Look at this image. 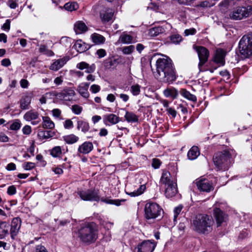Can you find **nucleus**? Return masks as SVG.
I'll list each match as a JSON object with an SVG mask.
<instances>
[{"instance_id": "nucleus-1", "label": "nucleus", "mask_w": 252, "mask_h": 252, "mask_svg": "<svg viewBox=\"0 0 252 252\" xmlns=\"http://www.w3.org/2000/svg\"><path fill=\"white\" fill-rule=\"evenodd\" d=\"M155 76L160 82L169 84L176 80L177 76L175 68L169 58L164 57L157 60Z\"/></svg>"}, {"instance_id": "nucleus-55", "label": "nucleus", "mask_w": 252, "mask_h": 252, "mask_svg": "<svg viewBox=\"0 0 252 252\" xmlns=\"http://www.w3.org/2000/svg\"><path fill=\"white\" fill-rule=\"evenodd\" d=\"M10 22L11 21L10 19H7L5 23L2 26L1 29L3 30L8 31L10 28Z\"/></svg>"}, {"instance_id": "nucleus-28", "label": "nucleus", "mask_w": 252, "mask_h": 252, "mask_svg": "<svg viewBox=\"0 0 252 252\" xmlns=\"http://www.w3.org/2000/svg\"><path fill=\"white\" fill-rule=\"evenodd\" d=\"M165 32V29L162 26L155 27L149 29L148 34L150 36L154 37Z\"/></svg>"}, {"instance_id": "nucleus-26", "label": "nucleus", "mask_w": 252, "mask_h": 252, "mask_svg": "<svg viewBox=\"0 0 252 252\" xmlns=\"http://www.w3.org/2000/svg\"><path fill=\"white\" fill-rule=\"evenodd\" d=\"M9 225L5 221L0 222V238H5L9 234Z\"/></svg>"}, {"instance_id": "nucleus-38", "label": "nucleus", "mask_w": 252, "mask_h": 252, "mask_svg": "<svg viewBox=\"0 0 252 252\" xmlns=\"http://www.w3.org/2000/svg\"><path fill=\"white\" fill-rule=\"evenodd\" d=\"M92 39L94 43L95 44H101L104 43L105 38L98 33H94L91 35Z\"/></svg>"}, {"instance_id": "nucleus-30", "label": "nucleus", "mask_w": 252, "mask_h": 252, "mask_svg": "<svg viewBox=\"0 0 252 252\" xmlns=\"http://www.w3.org/2000/svg\"><path fill=\"white\" fill-rule=\"evenodd\" d=\"M101 19L103 22H108L112 18L113 12L111 9H107L105 11H102L100 14Z\"/></svg>"}, {"instance_id": "nucleus-48", "label": "nucleus", "mask_w": 252, "mask_h": 252, "mask_svg": "<svg viewBox=\"0 0 252 252\" xmlns=\"http://www.w3.org/2000/svg\"><path fill=\"white\" fill-rule=\"evenodd\" d=\"M71 110L76 115H79L82 112L83 108L78 105L75 104L72 106Z\"/></svg>"}, {"instance_id": "nucleus-23", "label": "nucleus", "mask_w": 252, "mask_h": 252, "mask_svg": "<svg viewBox=\"0 0 252 252\" xmlns=\"http://www.w3.org/2000/svg\"><path fill=\"white\" fill-rule=\"evenodd\" d=\"M89 86V83H83L80 84L77 88V91L79 94L84 98H88L89 96V93L88 92V88Z\"/></svg>"}, {"instance_id": "nucleus-34", "label": "nucleus", "mask_w": 252, "mask_h": 252, "mask_svg": "<svg viewBox=\"0 0 252 252\" xmlns=\"http://www.w3.org/2000/svg\"><path fill=\"white\" fill-rule=\"evenodd\" d=\"M180 93L184 97L189 100L194 102L197 100L195 95L190 94L189 92L185 89H182L180 91Z\"/></svg>"}, {"instance_id": "nucleus-41", "label": "nucleus", "mask_w": 252, "mask_h": 252, "mask_svg": "<svg viewBox=\"0 0 252 252\" xmlns=\"http://www.w3.org/2000/svg\"><path fill=\"white\" fill-rule=\"evenodd\" d=\"M121 42L124 44H129L132 42L133 37L129 34L123 32L120 37Z\"/></svg>"}, {"instance_id": "nucleus-37", "label": "nucleus", "mask_w": 252, "mask_h": 252, "mask_svg": "<svg viewBox=\"0 0 252 252\" xmlns=\"http://www.w3.org/2000/svg\"><path fill=\"white\" fill-rule=\"evenodd\" d=\"M42 127L44 128L52 129L55 127L54 123L48 117H42Z\"/></svg>"}, {"instance_id": "nucleus-63", "label": "nucleus", "mask_w": 252, "mask_h": 252, "mask_svg": "<svg viewBox=\"0 0 252 252\" xmlns=\"http://www.w3.org/2000/svg\"><path fill=\"white\" fill-rule=\"evenodd\" d=\"M1 65L2 66L7 67L9 66L11 64V62L9 59H3L1 62Z\"/></svg>"}, {"instance_id": "nucleus-56", "label": "nucleus", "mask_w": 252, "mask_h": 252, "mask_svg": "<svg viewBox=\"0 0 252 252\" xmlns=\"http://www.w3.org/2000/svg\"><path fill=\"white\" fill-rule=\"evenodd\" d=\"M100 90V87L99 86L95 84H94L91 86L90 88V91L92 93L96 94L99 92Z\"/></svg>"}, {"instance_id": "nucleus-10", "label": "nucleus", "mask_w": 252, "mask_h": 252, "mask_svg": "<svg viewBox=\"0 0 252 252\" xmlns=\"http://www.w3.org/2000/svg\"><path fill=\"white\" fill-rule=\"evenodd\" d=\"M198 189L201 191L209 192L214 189L212 183L208 179L201 178L195 182Z\"/></svg>"}, {"instance_id": "nucleus-32", "label": "nucleus", "mask_w": 252, "mask_h": 252, "mask_svg": "<svg viewBox=\"0 0 252 252\" xmlns=\"http://www.w3.org/2000/svg\"><path fill=\"white\" fill-rule=\"evenodd\" d=\"M167 39L168 42L174 44H178L182 41L183 38L180 34L174 33L170 35Z\"/></svg>"}, {"instance_id": "nucleus-54", "label": "nucleus", "mask_w": 252, "mask_h": 252, "mask_svg": "<svg viewBox=\"0 0 252 252\" xmlns=\"http://www.w3.org/2000/svg\"><path fill=\"white\" fill-rule=\"evenodd\" d=\"M161 164L160 161L157 158H153L152 160V166L155 169L158 168Z\"/></svg>"}, {"instance_id": "nucleus-16", "label": "nucleus", "mask_w": 252, "mask_h": 252, "mask_svg": "<svg viewBox=\"0 0 252 252\" xmlns=\"http://www.w3.org/2000/svg\"><path fill=\"white\" fill-rule=\"evenodd\" d=\"M94 146L91 142L86 141L80 145L78 148V154H88L93 149Z\"/></svg>"}, {"instance_id": "nucleus-21", "label": "nucleus", "mask_w": 252, "mask_h": 252, "mask_svg": "<svg viewBox=\"0 0 252 252\" xmlns=\"http://www.w3.org/2000/svg\"><path fill=\"white\" fill-rule=\"evenodd\" d=\"M165 195L167 198L174 196L177 193V184L175 183L165 187Z\"/></svg>"}, {"instance_id": "nucleus-29", "label": "nucleus", "mask_w": 252, "mask_h": 252, "mask_svg": "<svg viewBox=\"0 0 252 252\" xmlns=\"http://www.w3.org/2000/svg\"><path fill=\"white\" fill-rule=\"evenodd\" d=\"M163 94L166 97L176 98L178 95V91L174 88H168L163 91Z\"/></svg>"}, {"instance_id": "nucleus-33", "label": "nucleus", "mask_w": 252, "mask_h": 252, "mask_svg": "<svg viewBox=\"0 0 252 252\" xmlns=\"http://www.w3.org/2000/svg\"><path fill=\"white\" fill-rule=\"evenodd\" d=\"M126 120L129 123H135L138 121V116L132 112L126 111L125 115Z\"/></svg>"}, {"instance_id": "nucleus-52", "label": "nucleus", "mask_w": 252, "mask_h": 252, "mask_svg": "<svg viewBox=\"0 0 252 252\" xmlns=\"http://www.w3.org/2000/svg\"><path fill=\"white\" fill-rule=\"evenodd\" d=\"M35 166L34 163L31 162H27L23 164V168L27 170H31Z\"/></svg>"}, {"instance_id": "nucleus-40", "label": "nucleus", "mask_w": 252, "mask_h": 252, "mask_svg": "<svg viewBox=\"0 0 252 252\" xmlns=\"http://www.w3.org/2000/svg\"><path fill=\"white\" fill-rule=\"evenodd\" d=\"M64 141L68 144H72L79 140V137L73 134L65 135L63 137Z\"/></svg>"}, {"instance_id": "nucleus-58", "label": "nucleus", "mask_w": 252, "mask_h": 252, "mask_svg": "<svg viewBox=\"0 0 252 252\" xmlns=\"http://www.w3.org/2000/svg\"><path fill=\"white\" fill-rule=\"evenodd\" d=\"M96 54L98 56V58H102L106 55V52L103 49H100L97 50Z\"/></svg>"}, {"instance_id": "nucleus-51", "label": "nucleus", "mask_w": 252, "mask_h": 252, "mask_svg": "<svg viewBox=\"0 0 252 252\" xmlns=\"http://www.w3.org/2000/svg\"><path fill=\"white\" fill-rule=\"evenodd\" d=\"M16 193V188L14 185L8 187L7 193L9 195H13Z\"/></svg>"}, {"instance_id": "nucleus-20", "label": "nucleus", "mask_w": 252, "mask_h": 252, "mask_svg": "<svg viewBox=\"0 0 252 252\" xmlns=\"http://www.w3.org/2000/svg\"><path fill=\"white\" fill-rule=\"evenodd\" d=\"M68 59L64 57L62 59L55 60L51 64L50 69L54 71H57L62 68L67 62Z\"/></svg>"}, {"instance_id": "nucleus-36", "label": "nucleus", "mask_w": 252, "mask_h": 252, "mask_svg": "<svg viewBox=\"0 0 252 252\" xmlns=\"http://www.w3.org/2000/svg\"><path fill=\"white\" fill-rule=\"evenodd\" d=\"M37 135L40 139L43 140L53 137L55 135V133L50 130H41L38 132Z\"/></svg>"}, {"instance_id": "nucleus-3", "label": "nucleus", "mask_w": 252, "mask_h": 252, "mask_svg": "<svg viewBox=\"0 0 252 252\" xmlns=\"http://www.w3.org/2000/svg\"><path fill=\"white\" fill-rule=\"evenodd\" d=\"M214 221L211 216L199 214L192 220L193 229L199 233L208 234L213 230Z\"/></svg>"}, {"instance_id": "nucleus-18", "label": "nucleus", "mask_w": 252, "mask_h": 252, "mask_svg": "<svg viewBox=\"0 0 252 252\" xmlns=\"http://www.w3.org/2000/svg\"><path fill=\"white\" fill-rule=\"evenodd\" d=\"M21 227V220L18 218H15L12 220L11 225L10 234L11 238L17 235Z\"/></svg>"}, {"instance_id": "nucleus-59", "label": "nucleus", "mask_w": 252, "mask_h": 252, "mask_svg": "<svg viewBox=\"0 0 252 252\" xmlns=\"http://www.w3.org/2000/svg\"><path fill=\"white\" fill-rule=\"evenodd\" d=\"M34 252H48V251L44 246L39 245L35 247Z\"/></svg>"}, {"instance_id": "nucleus-17", "label": "nucleus", "mask_w": 252, "mask_h": 252, "mask_svg": "<svg viewBox=\"0 0 252 252\" xmlns=\"http://www.w3.org/2000/svg\"><path fill=\"white\" fill-rule=\"evenodd\" d=\"M32 96L30 94H26L23 95L20 100V107L22 110H27L30 108Z\"/></svg>"}, {"instance_id": "nucleus-27", "label": "nucleus", "mask_w": 252, "mask_h": 252, "mask_svg": "<svg viewBox=\"0 0 252 252\" xmlns=\"http://www.w3.org/2000/svg\"><path fill=\"white\" fill-rule=\"evenodd\" d=\"M77 67L81 70L86 69L85 72L89 73L94 72L95 68L94 64H93L91 65H89L88 63L84 62L78 63Z\"/></svg>"}, {"instance_id": "nucleus-5", "label": "nucleus", "mask_w": 252, "mask_h": 252, "mask_svg": "<svg viewBox=\"0 0 252 252\" xmlns=\"http://www.w3.org/2000/svg\"><path fill=\"white\" fill-rule=\"evenodd\" d=\"M78 237L84 243H92L97 239V233L93 222L84 224L78 231Z\"/></svg>"}, {"instance_id": "nucleus-60", "label": "nucleus", "mask_w": 252, "mask_h": 252, "mask_svg": "<svg viewBox=\"0 0 252 252\" xmlns=\"http://www.w3.org/2000/svg\"><path fill=\"white\" fill-rule=\"evenodd\" d=\"M196 32V31L194 28H191L189 29H187L185 31L184 33L186 36H188L189 35H193Z\"/></svg>"}, {"instance_id": "nucleus-14", "label": "nucleus", "mask_w": 252, "mask_h": 252, "mask_svg": "<svg viewBox=\"0 0 252 252\" xmlns=\"http://www.w3.org/2000/svg\"><path fill=\"white\" fill-rule=\"evenodd\" d=\"M75 92L71 88H65L61 93L58 94L57 96L65 101H70L75 95Z\"/></svg>"}, {"instance_id": "nucleus-7", "label": "nucleus", "mask_w": 252, "mask_h": 252, "mask_svg": "<svg viewBox=\"0 0 252 252\" xmlns=\"http://www.w3.org/2000/svg\"><path fill=\"white\" fill-rule=\"evenodd\" d=\"M240 54L244 58H248L252 55V33L244 36L239 43Z\"/></svg>"}, {"instance_id": "nucleus-43", "label": "nucleus", "mask_w": 252, "mask_h": 252, "mask_svg": "<svg viewBox=\"0 0 252 252\" xmlns=\"http://www.w3.org/2000/svg\"><path fill=\"white\" fill-rule=\"evenodd\" d=\"M130 92L133 95H138L140 93V86L138 84L131 86Z\"/></svg>"}, {"instance_id": "nucleus-61", "label": "nucleus", "mask_w": 252, "mask_h": 252, "mask_svg": "<svg viewBox=\"0 0 252 252\" xmlns=\"http://www.w3.org/2000/svg\"><path fill=\"white\" fill-rule=\"evenodd\" d=\"M8 137L3 133H0V142H7L9 141Z\"/></svg>"}, {"instance_id": "nucleus-6", "label": "nucleus", "mask_w": 252, "mask_h": 252, "mask_svg": "<svg viewBox=\"0 0 252 252\" xmlns=\"http://www.w3.org/2000/svg\"><path fill=\"white\" fill-rule=\"evenodd\" d=\"M215 166L219 170H226L231 163V155L228 151H223L215 154L213 158Z\"/></svg>"}, {"instance_id": "nucleus-2", "label": "nucleus", "mask_w": 252, "mask_h": 252, "mask_svg": "<svg viewBox=\"0 0 252 252\" xmlns=\"http://www.w3.org/2000/svg\"><path fill=\"white\" fill-rule=\"evenodd\" d=\"M242 0H225L220 6L222 10H225L223 8H228L233 6H239L241 4ZM252 15V5L237 6L231 12L229 17L234 20H240L244 18L248 17Z\"/></svg>"}, {"instance_id": "nucleus-24", "label": "nucleus", "mask_w": 252, "mask_h": 252, "mask_svg": "<svg viewBox=\"0 0 252 252\" xmlns=\"http://www.w3.org/2000/svg\"><path fill=\"white\" fill-rule=\"evenodd\" d=\"M74 30L77 34H81L86 32L88 30V27L85 23L78 21L75 23Z\"/></svg>"}, {"instance_id": "nucleus-25", "label": "nucleus", "mask_w": 252, "mask_h": 252, "mask_svg": "<svg viewBox=\"0 0 252 252\" xmlns=\"http://www.w3.org/2000/svg\"><path fill=\"white\" fill-rule=\"evenodd\" d=\"M39 118V113L34 110H31L27 112L24 115V119L26 121L36 120Z\"/></svg>"}, {"instance_id": "nucleus-39", "label": "nucleus", "mask_w": 252, "mask_h": 252, "mask_svg": "<svg viewBox=\"0 0 252 252\" xmlns=\"http://www.w3.org/2000/svg\"><path fill=\"white\" fill-rule=\"evenodd\" d=\"M78 129H81V131L84 133H86L90 129V126L87 122L80 120L77 122Z\"/></svg>"}, {"instance_id": "nucleus-11", "label": "nucleus", "mask_w": 252, "mask_h": 252, "mask_svg": "<svg viewBox=\"0 0 252 252\" xmlns=\"http://www.w3.org/2000/svg\"><path fill=\"white\" fill-rule=\"evenodd\" d=\"M145 176H139L136 178V182L139 187L133 191L129 193L131 196H137L142 194L146 189V182H144Z\"/></svg>"}, {"instance_id": "nucleus-46", "label": "nucleus", "mask_w": 252, "mask_h": 252, "mask_svg": "<svg viewBox=\"0 0 252 252\" xmlns=\"http://www.w3.org/2000/svg\"><path fill=\"white\" fill-rule=\"evenodd\" d=\"M77 5L75 3H66L64 5V8L68 11H73L77 8Z\"/></svg>"}, {"instance_id": "nucleus-64", "label": "nucleus", "mask_w": 252, "mask_h": 252, "mask_svg": "<svg viewBox=\"0 0 252 252\" xmlns=\"http://www.w3.org/2000/svg\"><path fill=\"white\" fill-rule=\"evenodd\" d=\"M20 85L23 88H27L29 86V82L26 79H23L20 81Z\"/></svg>"}, {"instance_id": "nucleus-19", "label": "nucleus", "mask_w": 252, "mask_h": 252, "mask_svg": "<svg viewBox=\"0 0 252 252\" xmlns=\"http://www.w3.org/2000/svg\"><path fill=\"white\" fill-rule=\"evenodd\" d=\"M160 181L165 187L176 183L171 177L170 173L166 170L163 171Z\"/></svg>"}, {"instance_id": "nucleus-22", "label": "nucleus", "mask_w": 252, "mask_h": 252, "mask_svg": "<svg viewBox=\"0 0 252 252\" xmlns=\"http://www.w3.org/2000/svg\"><path fill=\"white\" fill-rule=\"evenodd\" d=\"M225 56V52L222 49H218L216 51L215 56L214 57V62L220 65H223L225 63L224 57Z\"/></svg>"}, {"instance_id": "nucleus-8", "label": "nucleus", "mask_w": 252, "mask_h": 252, "mask_svg": "<svg viewBox=\"0 0 252 252\" xmlns=\"http://www.w3.org/2000/svg\"><path fill=\"white\" fill-rule=\"evenodd\" d=\"M161 208L156 203L148 202L145 206V216L146 219H155L160 214Z\"/></svg>"}, {"instance_id": "nucleus-50", "label": "nucleus", "mask_w": 252, "mask_h": 252, "mask_svg": "<svg viewBox=\"0 0 252 252\" xmlns=\"http://www.w3.org/2000/svg\"><path fill=\"white\" fill-rule=\"evenodd\" d=\"M53 116L56 118H58L60 120L62 119L61 118V111L58 108L53 109L52 110Z\"/></svg>"}, {"instance_id": "nucleus-12", "label": "nucleus", "mask_w": 252, "mask_h": 252, "mask_svg": "<svg viewBox=\"0 0 252 252\" xmlns=\"http://www.w3.org/2000/svg\"><path fill=\"white\" fill-rule=\"evenodd\" d=\"M156 245L154 240L144 241L139 244L136 249L137 250V252H153Z\"/></svg>"}, {"instance_id": "nucleus-49", "label": "nucleus", "mask_w": 252, "mask_h": 252, "mask_svg": "<svg viewBox=\"0 0 252 252\" xmlns=\"http://www.w3.org/2000/svg\"><path fill=\"white\" fill-rule=\"evenodd\" d=\"M183 207L182 206H179L175 208L174 210V221L175 222L177 221V218L181 213Z\"/></svg>"}, {"instance_id": "nucleus-42", "label": "nucleus", "mask_w": 252, "mask_h": 252, "mask_svg": "<svg viewBox=\"0 0 252 252\" xmlns=\"http://www.w3.org/2000/svg\"><path fill=\"white\" fill-rule=\"evenodd\" d=\"M62 153V149L60 146H56L51 151V155L54 158L60 157Z\"/></svg>"}, {"instance_id": "nucleus-45", "label": "nucleus", "mask_w": 252, "mask_h": 252, "mask_svg": "<svg viewBox=\"0 0 252 252\" xmlns=\"http://www.w3.org/2000/svg\"><path fill=\"white\" fill-rule=\"evenodd\" d=\"M115 60L112 59H108L104 61V66L105 68L109 69L114 65Z\"/></svg>"}, {"instance_id": "nucleus-47", "label": "nucleus", "mask_w": 252, "mask_h": 252, "mask_svg": "<svg viewBox=\"0 0 252 252\" xmlns=\"http://www.w3.org/2000/svg\"><path fill=\"white\" fill-rule=\"evenodd\" d=\"M135 47L133 45L126 46L123 48L122 52L124 54L128 55L131 54L134 50Z\"/></svg>"}, {"instance_id": "nucleus-57", "label": "nucleus", "mask_w": 252, "mask_h": 252, "mask_svg": "<svg viewBox=\"0 0 252 252\" xmlns=\"http://www.w3.org/2000/svg\"><path fill=\"white\" fill-rule=\"evenodd\" d=\"M22 132L23 134L26 135H29L32 132L31 127L29 125H26L22 128Z\"/></svg>"}, {"instance_id": "nucleus-15", "label": "nucleus", "mask_w": 252, "mask_h": 252, "mask_svg": "<svg viewBox=\"0 0 252 252\" xmlns=\"http://www.w3.org/2000/svg\"><path fill=\"white\" fill-rule=\"evenodd\" d=\"M103 121L106 126L113 125L120 122V118L114 114H109L103 116Z\"/></svg>"}, {"instance_id": "nucleus-35", "label": "nucleus", "mask_w": 252, "mask_h": 252, "mask_svg": "<svg viewBox=\"0 0 252 252\" xmlns=\"http://www.w3.org/2000/svg\"><path fill=\"white\" fill-rule=\"evenodd\" d=\"M73 47L77 52L80 53L84 52L88 49L86 44L83 42L81 40H77Z\"/></svg>"}, {"instance_id": "nucleus-9", "label": "nucleus", "mask_w": 252, "mask_h": 252, "mask_svg": "<svg viewBox=\"0 0 252 252\" xmlns=\"http://www.w3.org/2000/svg\"><path fill=\"white\" fill-rule=\"evenodd\" d=\"M196 51L199 59V63H198L199 69L200 71H203L205 69L203 68V66L208 61L209 55V51L206 48L202 46L196 47Z\"/></svg>"}, {"instance_id": "nucleus-62", "label": "nucleus", "mask_w": 252, "mask_h": 252, "mask_svg": "<svg viewBox=\"0 0 252 252\" xmlns=\"http://www.w3.org/2000/svg\"><path fill=\"white\" fill-rule=\"evenodd\" d=\"M166 111L168 113V114L171 115L173 118H175L176 116L177 112L174 109L171 107L167 108L166 109Z\"/></svg>"}, {"instance_id": "nucleus-4", "label": "nucleus", "mask_w": 252, "mask_h": 252, "mask_svg": "<svg viewBox=\"0 0 252 252\" xmlns=\"http://www.w3.org/2000/svg\"><path fill=\"white\" fill-rule=\"evenodd\" d=\"M78 193L80 198L85 201L98 202L100 200L103 202L115 205L116 206H120L121 204V202L125 201V200L123 199H110L104 197L100 198L98 194V190L96 189L82 190L79 191Z\"/></svg>"}, {"instance_id": "nucleus-13", "label": "nucleus", "mask_w": 252, "mask_h": 252, "mask_svg": "<svg viewBox=\"0 0 252 252\" xmlns=\"http://www.w3.org/2000/svg\"><path fill=\"white\" fill-rule=\"evenodd\" d=\"M214 216L216 221L217 227L222 225L228 220V216L218 208H215L214 209Z\"/></svg>"}, {"instance_id": "nucleus-53", "label": "nucleus", "mask_w": 252, "mask_h": 252, "mask_svg": "<svg viewBox=\"0 0 252 252\" xmlns=\"http://www.w3.org/2000/svg\"><path fill=\"white\" fill-rule=\"evenodd\" d=\"M63 126L65 129H70L73 127V124L71 120L67 119L64 122Z\"/></svg>"}, {"instance_id": "nucleus-31", "label": "nucleus", "mask_w": 252, "mask_h": 252, "mask_svg": "<svg viewBox=\"0 0 252 252\" xmlns=\"http://www.w3.org/2000/svg\"><path fill=\"white\" fill-rule=\"evenodd\" d=\"M199 154L198 148L197 146H192L188 153V157L190 160H194L198 157Z\"/></svg>"}, {"instance_id": "nucleus-44", "label": "nucleus", "mask_w": 252, "mask_h": 252, "mask_svg": "<svg viewBox=\"0 0 252 252\" xmlns=\"http://www.w3.org/2000/svg\"><path fill=\"white\" fill-rule=\"evenodd\" d=\"M21 124L19 120H16L11 124L10 129L12 130H17L20 128Z\"/></svg>"}]
</instances>
